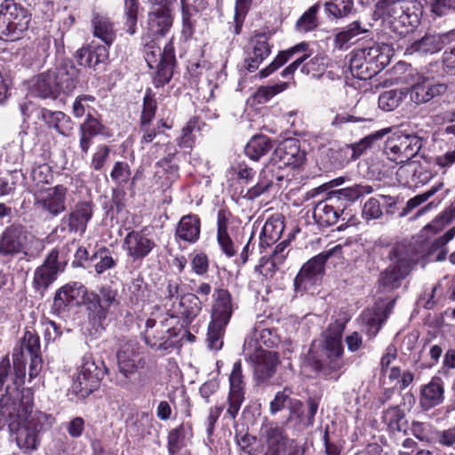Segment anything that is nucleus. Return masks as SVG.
Returning <instances> with one entry per match:
<instances>
[{"instance_id": "23", "label": "nucleus", "mask_w": 455, "mask_h": 455, "mask_svg": "<svg viewBox=\"0 0 455 455\" xmlns=\"http://www.w3.org/2000/svg\"><path fill=\"white\" fill-rule=\"evenodd\" d=\"M450 33L439 34L427 32L421 38L415 40L406 50L409 53L430 56L441 52L449 43Z\"/></svg>"}, {"instance_id": "38", "label": "nucleus", "mask_w": 455, "mask_h": 455, "mask_svg": "<svg viewBox=\"0 0 455 455\" xmlns=\"http://www.w3.org/2000/svg\"><path fill=\"white\" fill-rule=\"evenodd\" d=\"M176 236L188 243H196L200 236V219L196 214L183 216L176 228Z\"/></svg>"}, {"instance_id": "4", "label": "nucleus", "mask_w": 455, "mask_h": 455, "mask_svg": "<svg viewBox=\"0 0 455 455\" xmlns=\"http://www.w3.org/2000/svg\"><path fill=\"white\" fill-rule=\"evenodd\" d=\"M144 58L150 68H156L154 77L156 87H163L168 84L173 76V68L176 65L174 46L172 43L165 44L162 50L159 42L151 36L143 37Z\"/></svg>"}, {"instance_id": "6", "label": "nucleus", "mask_w": 455, "mask_h": 455, "mask_svg": "<svg viewBox=\"0 0 455 455\" xmlns=\"http://www.w3.org/2000/svg\"><path fill=\"white\" fill-rule=\"evenodd\" d=\"M383 14L393 32L405 36L419 23L416 6L410 0H383Z\"/></svg>"}, {"instance_id": "61", "label": "nucleus", "mask_w": 455, "mask_h": 455, "mask_svg": "<svg viewBox=\"0 0 455 455\" xmlns=\"http://www.w3.org/2000/svg\"><path fill=\"white\" fill-rule=\"evenodd\" d=\"M288 245H289V241L283 240V242H281L280 243H278L275 246L271 258L266 260V265L270 264V267H269L270 270H272V271L277 270L279 268L280 265L283 263V261L286 258V255H287L284 253V251Z\"/></svg>"}, {"instance_id": "46", "label": "nucleus", "mask_w": 455, "mask_h": 455, "mask_svg": "<svg viewBox=\"0 0 455 455\" xmlns=\"http://www.w3.org/2000/svg\"><path fill=\"white\" fill-rule=\"evenodd\" d=\"M94 262V269L98 275L103 274L116 267V261L113 259L110 251L106 247L98 249L90 258Z\"/></svg>"}, {"instance_id": "51", "label": "nucleus", "mask_w": 455, "mask_h": 455, "mask_svg": "<svg viewBox=\"0 0 455 455\" xmlns=\"http://www.w3.org/2000/svg\"><path fill=\"white\" fill-rule=\"evenodd\" d=\"M226 326V324L210 322L206 337L209 348L215 351L221 349Z\"/></svg>"}, {"instance_id": "58", "label": "nucleus", "mask_w": 455, "mask_h": 455, "mask_svg": "<svg viewBox=\"0 0 455 455\" xmlns=\"http://www.w3.org/2000/svg\"><path fill=\"white\" fill-rule=\"evenodd\" d=\"M94 101L95 98L92 95H80L76 97L72 107L74 116L81 118L84 115L87 116L88 113H91L92 109L90 104Z\"/></svg>"}, {"instance_id": "26", "label": "nucleus", "mask_w": 455, "mask_h": 455, "mask_svg": "<svg viewBox=\"0 0 455 455\" xmlns=\"http://www.w3.org/2000/svg\"><path fill=\"white\" fill-rule=\"evenodd\" d=\"M275 156L278 158V162H275V164L280 169L283 166L299 167L306 158L305 152L300 149L299 141L291 138L283 140L278 146L275 150Z\"/></svg>"}, {"instance_id": "64", "label": "nucleus", "mask_w": 455, "mask_h": 455, "mask_svg": "<svg viewBox=\"0 0 455 455\" xmlns=\"http://www.w3.org/2000/svg\"><path fill=\"white\" fill-rule=\"evenodd\" d=\"M380 202L376 197H371L366 201L363 208V217L366 220H376L382 216Z\"/></svg>"}, {"instance_id": "50", "label": "nucleus", "mask_w": 455, "mask_h": 455, "mask_svg": "<svg viewBox=\"0 0 455 455\" xmlns=\"http://www.w3.org/2000/svg\"><path fill=\"white\" fill-rule=\"evenodd\" d=\"M455 235V228L448 230L443 235L435 240L428 251V256L434 257L435 261H442L445 259L447 251L444 245L451 241Z\"/></svg>"}, {"instance_id": "17", "label": "nucleus", "mask_w": 455, "mask_h": 455, "mask_svg": "<svg viewBox=\"0 0 455 455\" xmlns=\"http://www.w3.org/2000/svg\"><path fill=\"white\" fill-rule=\"evenodd\" d=\"M136 356L135 344L127 341L119 347L116 353L119 374H116L114 379H111L116 385L122 387L129 385L130 378L138 370Z\"/></svg>"}, {"instance_id": "56", "label": "nucleus", "mask_w": 455, "mask_h": 455, "mask_svg": "<svg viewBox=\"0 0 455 455\" xmlns=\"http://www.w3.org/2000/svg\"><path fill=\"white\" fill-rule=\"evenodd\" d=\"M110 177L118 186H124L131 177L129 164L125 162H116L110 172Z\"/></svg>"}, {"instance_id": "21", "label": "nucleus", "mask_w": 455, "mask_h": 455, "mask_svg": "<svg viewBox=\"0 0 455 455\" xmlns=\"http://www.w3.org/2000/svg\"><path fill=\"white\" fill-rule=\"evenodd\" d=\"M254 367L255 379L259 383H263L271 379L280 363L276 352L267 351L262 348L256 349L250 356Z\"/></svg>"}, {"instance_id": "30", "label": "nucleus", "mask_w": 455, "mask_h": 455, "mask_svg": "<svg viewBox=\"0 0 455 455\" xmlns=\"http://www.w3.org/2000/svg\"><path fill=\"white\" fill-rule=\"evenodd\" d=\"M281 169L275 163H270L261 170L259 180L255 186L248 190V196L251 199L259 197L273 186L274 181L283 180L280 172Z\"/></svg>"}, {"instance_id": "55", "label": "nucleus", "mask_w": 455, "mask_h": 455, "mask_svg": "<svg viewBox=\"0 0 455 455\" xmlns=\"http://www.w3.org/2000/svg\"><path fill=\"white\" fill-rule=\"evenodd\" d=\"M443 184L439 183L438 185L432 187L429 190L426 191L425 193L417 195L416 196L411 198L405 207L403 208V212H401V216L407 215L411 211H412L414 208L418 207L427 200H428L431 196H433L437 191H439L443 188Z\"/></svg>"}, {"instance_id": "43", "label": "nucleus", "mask_w": 455, "mask_h": 455, "mask_svg": "<svg viewBox=\"0 0 455 455\" xmlns=\"http://www.w3.org/2000/svg\"><path fill=\"white\" fill-rule=\"evenodd\" d=\"M307 46V44L300 43L290 48L289 50L280 52L275 60L267 68L259 71V76L260 78L268 76L274 71L284 65L296 52L306 51Z\"/></svg>"}, {"instance_id": "41", "label": "nucleus", "mask_w": 455, "mask_h": 455, "mask_svg": "<svg viewBox=\"0 0 455 455\" xmlns=\"http://www.w3.org/2000/svg\"><path fill=\"white\" fill-rule=\"evenodd\" d=\"M273 148L272 140L266 135H255L244 148L245 155L254 161L268 153Z\"/></svg>"}, {"instance_id": "48", "label": "nucleus", "mask_w": 455, "mask_h": 455, "mask_svg": "<svg viewBox=\"0 0 455 455\" xmlns=\"http://www.w3.org/2000/svg\"><path fill=\"white\" fill-rule=\"evenodd\" d=\"M158 324H156V321L155 319H148L146 322V331H145V341L151 347L156 348V350H167L171 347H174V341H163L158 342L163 339L162 336H156V328Z\"/></svg>"}, {"instance_id": "57", "label": "nucleus", "mask_w": 455, "mask_h": 455, "mask_svg": "<svg viewBox=\"0 0 455 455\" xmlns=\"http://www.w3.org/2000/svg\"><path fill=\"white\" fill-rule=\"evenodd\" d=\"M353 4V0H332L331 3H326L325 7L331 15L341 18L351 12Z\"/></svg>"}, {"instance_id": "33", "label": "nucleus", "mask_w": 455, "mask_h": 455, "mask_svg": "<svg viewBox=\"0 0 455 455\" xmlns=\"http://www.w3.org/2000/svg\"><path fill=\"white\" fill-rule=\"evenodd\" d=\"M106 127L91 113L79 126V148L83 155H86L92 145V138L105 133Z\"/></svg>"}, {"instance_id": "20", "label": "nucleus", "mask_w": 455, "mask_h": 455, "mask_svg": "<svg viewBox=\"0 0 455 455\" xmlns=\"http://www.w3.org/2000/svg\"><path fill=\"white\" fill-rule=\"evenodd\" d=\"M332 255V250L325 251L305 263L294 279L296 290L307 289V284H313L324 272V265Z\"/></svg>"}, {"instance_id": "24", "label": "nucleus", "mask_w": 455, "mask_h": 455, "mask_svg": "<svg viewBox=\"0 0 455 455\" xmlns=\"http://www.w3.org/2000/svg\"><path fill=\"white\" fill-rule=\"evenodd\" d=\"M271 48L268 37L264 33L254 35L249 41L244 68L249 72L257 70L262 61L268 57Z\"/></svg>"}, {"instance_id": "42", "label": "nucleus", "mask_w": 455, "mask_h": 455, "mask_svg": "<svg viewBox=\"0 0 455 455\" xmlns=\"http://www.w3.org/2000/svg\"><path fill=\"white\" fill-rule=\"evenodd\" d=\"M92 23L93 27V35L101 39L106 44H111L116 37V33L114 25L109 19L105 16L96 14L92 20Z\"/></svg>"}, {"instance_id": "40", "label": "nucleus", "mask_w": 455, "mask_h": 455, "mask_svg": "<svg viewBox=\"0 0 455 455\" xmlns=\"http://www.w3.org/2000/svg\"><path fill=\"white\" fill-rule=\"evenodd\" d=\"M160 151H164L165 156L156 162V165L165 168L166 172L170 173L177 172L179 166L174 163V160L176 158L178 150L175 146L170 142L163 144L156 142L152 146L150 149L151 154L156 155V157L158 156Z\"/></svg>"}, {"instance_id": "8", "label": "nucleus", "mask_w": 455, "mask_h": 455, "mask_svg": "<svg viewBox=\"0 0 455 455\" xmlns=\"http://www.w3.org/2000/svg\"><path fill=\"white\" fill-rule=\"evenodd\" d=\"M387 56L379 45L355 49L350 54L349 68L352 75L367 80L378 75L386 66Z\"/></svg>"}, {"instance_id": "1", "label": "nucleus", "mask_w": 455, "mask_h": 455, "mask_svg": "<svg viewBox=\"0 0 455 455\" xmlns=\"http://www.w3.org/2000/svg\"><path fill=\"white\" fill-rule=\"evenodd\" d=\"M12 396L3 398L0 403L2 422L7 423L11 432L16 434L17 444L23 450H36L39 444V435L43 430L42 419L44 415L34 411L33 394L27 391L25 395L16 393L20 397V403L12 402Z\"/></svg>"}, {"instance_id": "29", "label": "nucleus", "mask_w": 455, "mask_h": 455, "mask_svg": "<svg viewBox=\"0 0 455 455\" xmlns=\"http://www.w3.org/2000/svg\"><path fill=\"white\" fill-rule=\"evenodd\" d=\"M337 201L335 195L330 193L325 200L315 204L313 210V217L319 225L331 226L337 223L340 212H343V210L334 208L333 204Z\"/></svg>"}, {"instance_id": "16", "label": "nucleus", "mask_w": 455, "mask_h": 455, "mask_svg": "<svg viewBox=\"0 0 455 455\" xmlns=\"http://www.w3.org/2000/svg\"><path fill=\"white\" fill-rule=\"evenodd\" d=\"M90 291L81 283H72L62 286L55 294L53 308L61 312L68 306L84 305L88 312V299Z\"/></svg>"}, {"instance_id": "11", "label": "nucleus", "mask_w": 455, "mask_h": 455, "mask_svg": "<svg viewBox=\"0 0 455 455\" xmlns=\"http://www.w3.org/2000/svg\"><path fill=\"white\" fill-rule=\"evenodd\" d=\"M117 291L110 286H102L99 293L90 291L88 299V315L94 322L101 323L107 319L112 308L119 306Z\"/></svg>"}, {"instance_id": "32", "label": "nucleus", "mask_w": 455, "mask_h": 455, "mask_svg": "<svg viewBox=\"0 0 455 455\" xmlns=\"http://www.w3.org/2000/svg\"><path fill=\"white\" fill-rule=\"evenodd\" d=\"M447 86L443 84H435L428 79L418 82L411 89V100L416 104L428 102L435 96L443 94Z\"/></svg>"}, {"instance_id": "44", "label": "nucleus", "mask_w": 455, "mask_h": 455, "mask_svg": "<svg viewBox=\"0 0 455 455\" xmlns=\"http://www.w3.org/2000/svg\"><path fill=\"white\" fill-rule=\"evenodd\" d=\"M366 32H368V28L361 21H353L335 35V46L343 49L352 39Z\"/></svg>"}, {"instance_id": "7", "label": "nucleus", "mask_w": 455, "mask_h": 455, "mask_svg": "<svg viewBox=\"0 0 455 455\" xmlns=\"http://www.w3.org/2000/svg\"><path fill=\"white\" fill-rule=\"evenodd\" d=\"M29 15L20 4L4 0L0 4V39L16 41L28 28Z\"/></svg>"}, {"instance_id": "37", "label": "nucleus", "mask_w": 455, "mask_h": 455, "mask_svg": "<svg viewBox=\"0 0 455 455\" xmlns=\"http://www.w3.org/2000/svg\"><path fill=\"white\" fill-rule=\"evenodd\" d=\"M201 310L202 301L196 294L186 293L180 297L176 312L187 325L190 324L198 316Z\"/></svg>"}, {"instance_id": "12", "label": "nucleus", "mask_w": 455, "mask_h": 455, "mask_svg": "<svg viewBox=\"0 0 455 455\" xmlns=\"http://www.w3.org/2000/svg\"><path fill=\"white\" fill-rule=\"evenodd\" d=\"M228 381L229 391L227 397L228 408L224 419L235 420L245 400L246 383L243 374L241 361L234 363Z\"/></svg>"}, {"instance_id": "53", "label": "nucleus", "mask_w": 455, "mask_h": 455, "mask_svg": "<svg viewBox=\"0 0 455 455\" xmlns=\"http://www.w3.org/2000/svg\"><path fill=\"white\" fill-rule=\"evenodd\" d=\"M251 1L252 0H236L234 21L229 27V29L233 30L235 35H239L241 33L242 27Z\"/></svg>"}, {"instance_id": "27", "label": "nucleus", "mask_w": 455, "mask_h": 455, "mask_svg": "<svg viewBox=\"0 0 455 455\" xmlns=\"http://www.w3.org/2000/svg\"><path fill=\"white\" fill-rule=\"evenodd\" d=\"M212 298L211 322L228 325L233 313L230 292L226 289H216Z\"/></svg>"}, {"instance_id": "39", "label": "nucleus", "mask_w": 455, "mask_h": 455, "mask_svg": "<svg viewBox=\"0 0 455 455\" xmlns=\"http://www.w3.org/2000/svg\"><path fill=\"white\" fill-rule=\"evenodd\" d=\"M391 308L392 303H389L384 310L367 309L363 312L362 320L365 326V331L370 337H374L379 332Z\"/></svg>"}, {"instance_id": "52", "label": "nucleus", "mask_w": 455, "mask_h": 455, "mask_svg": "<svg viewBox=\"0 0 455 455\" xmlns=\"http://www.w3.org/2000/svg\"><path fill=\"white\" fill-rule=\"evenodd\" d=\"M322 161L325 169H339L347 162L342 149L328 148L322 152Z\"/></svg>"}, {"instance_id": "25", "label": "nucleus", "mask_w": 455, "mask_h": 455, "mask_svg": "<svg viewBox=\"0 0 455 455\" xmlns=\"http://www.w3.org/2000/svg\"><path fill=\"white\" fill-rule=\"evenodd\" d=\"M13 366L12 368L8 355L3 357L0 361V386H4L8 380L12 381L15 385L14 388L24 383L25 379V364L22 361V352H12Z\"/></svg>"}, {"instance_id": "60", "label": "nucleus", "mask_w": 455, "mask_h": 455, "mask_svg": "<svg viewBox=\"0 0 455 455\" xmlns=\"http://www.w3.org/2000/svg\"><path fill=\"white\" fill-rule=\"evenodd\" d=\"M197 125L196 118L190 119L182 129V135L177 140L178 145L182 148H192L195 139L192 135L193 131Z\"/></svg>"}, {"instance_id": "22", "label": "nucleus", "mask_w": 455, "mask_h": 455, "mask_svg": "<svg viewBox=\"0 0 455 455\" xmlns=\"http://www.w3.org/2000/svg\"><path fill=\"white\" fill-rule=\"evenodd\" d=\"M124 249L132 261H142L156 247V243L142 231L132 230L124 239Z\"/></svg>"}, {"instance_id": "28", "label": "nucleus", "mask_w": 455, "mask_h": 455, "mask_svg": "<svg viewBox=\"0 0 455 455\" xmlns=\"http://www.w3.org/2000/svg\"><path fill=\"white\" fill-rule=\"evenodd\" d=\"M444 399L443 382L439 377H434L429 383L420 388L419 403L424 410H429L441 404Z\"/></svg>"}, {"instance_id": "5", "label": "nucleus", "mask_w": 455, "mask_h": 455, "mask_svg": "<svg viewBox=\"0 0 455 455\" xmlns=\"http://www.w3.org/2000/svg\"><path fill=\"white\" fill-rule=\"evenodd\" d=\"M422 140L415 134L394 135L387 140L384 152L390 161L406 164L401 166L397 174L402 177L405 172H412L411 182L415 183V162H410L422 148Z\"/></svg>"}, {"instance_id": "18", "label": "nucleus", "mask_w": 455, "mask_h": 455, "mask_svg": "<svg viewBox=\"0 0 455 455\" xmlns=\"http://www.w3.org/2000/svg\"><path fill=\"white\" fill-rule=\"evenodd\" d=\"M15 351L22 352V361L26 365V354L29 356V379L36 378L42 370L43 361L41 357L40 339L34 331H26L20 343L14 347Z\"/></svg>"}, {"instance_id": "9", "label": "nucleus", "mask_w": 455, "mask_h": 455, "mask_svg": "<svg viewBox=\"0 0 455 455\" xmlns=\"http://www.w3.org/2000/svg\"><path fill=\"white\" fill-rule=\"evenodd\" d=\"M34 239L35 236L25 225L13 222L0 235V256L14 257L20 253L28 255L27 251Z\"/></svg>"}, {"instance_id": "35", "label": "nucleus", "mask_w": 455, "mask_h": 455, "mask_svg": "<svg viewBox=\"0 0 455 455\" xmlns=\"http://www.w3.org/2000/svg\"><path fill=\"white\" fill-rule=\"evenodd\" d=\"M108 56V50L105 45H87L79 49L76 53V59L80 66L90 68L103 63Z\"/></svg>"}, {"instance_id": "49", "label": "nucleus", "mask_w": 455, "mask_h": 455, "mask_svg": "<svg viewBox=\"0 0 455 455\" xmlns=\"http://www.w3.org/2000/svg\"><path fill=\"white\" fill-rule=\"evenodd\" d=\"M383 422L391 431L400 432L406 424L405 414L399 406H392L383 412Z\"/></svg>"}, {"instance_id": "3", "label": "nucleus", "mask_w": 455, "mask_h": 455, "mask_svg": "<svg viewBox=\"0 0 455 455\" xmlns=\"http://www.w3.org/2000/svg\"><path fill=\"white\" fill-rule=\"evenodd\" d=\"M78 75L74 63L65 60L60 67L34 76L29 82V91L42 99H56L60 92L68 93L76 88Z\"/></svg>"}, {"instance_id": "19", "label": "nucleus", "mask_w": 455, "mask_h": 455, "mask_svg": "<svg viewBox=\"0 0 455 455\" xmlns=\"http://www.w3.org/2000/svg\"><path fill=\"white\" fill-rule=\"evenodd\" d=\"M422 250L415 241H403L396 243L389 251L387 259L392 264L409 272L413 270Z\"/></svg>"}, {"instance_id": "59", "label": "nucleus", "mask_w": 455, "mask_h": 455, "mask_svg": "<svg viewBox=\"0 0 455 455\" xmlns=\"http://www.w3.org/2000/svg\"><path fill=\"white\" fill-rule=\"evenodd\" d=\"M317 5L311 6L297 21V28L303 32H307L316 27Z\"/></svg>"}, {"instance_id": "14", "label": "nucleus", "mask_w": 455, "mask_h": 455, "mask_svg": "<svg viewBox=\"0 0 455 455\" xmlns=\"http://www.w3.org/2000/svg\"><path fill=\"white\" fill-rule=\"evenodd\" d=\"M64 270V266L59 261V251L52 250L45 258L44 263L36 267L34 273L33 286L43 295L47 288L56 280L59 273Z\"/></svg>"}, {"instance_id": "63", "label": "nucleus", "mask_w": 455, "mask_h": 455, "mask_svg": "<svg viewBox=\"0 0 455 455\" xmlns=\"http://www.w3.org/2000/svg\"><path fill=\"white\" fill-rule=\"evenodd\" d=\"M431 12L438 17L455 12V0H431Z\"/></svg>"}, {"instance_id": "34", "label": "nucleus", "mask_w": 455, "mask_h": 455, "mask_svg": "<svg viewBox=\"0 0 455 455\" xmlns=\"http://www.w3.org/2000/svg\"><path fill=\"white\" fill-rule=\"evenodd\" d=\"M410 275L409 272L390 263V265L380 272L377 281L378 289L381 291L390 292L398 289L402 282Z\"/></svg>"}, {"instance_id": "36", "label": "nucleus", "mask_w": 455, "mask_h": 455, "mask_svg": "<svg viewBox=\"0 0 455 455\" xmlns=\"http://www.w3.org/2000/svg\"><path fill=\"white\" fill-rule=\"evenodd\" d=\"M261 435L265 439L268 450L275 455L285 449L289 442L284 428L274 423L266 425L261 429Z\"/></svg>"}, {"instance_id": "47", "label": "nucleus", "mask_w": 455, "mask_h": 455, "mask_svg": "<svg viewBox=\"0 0 455 455\" xmlns=\"http://www.w3.org/2000/svg\"><path fill=\"white\" fill-rule=\"evenodd\" d=\"M47 124L60 135L67 137L73 129V123L68 116L61 111L49 112Z\"/></svg>"}, {"instance_id": "13", "label": "nucleus", "mask_w": 455, "mask_h": 455, "mask_svg": "<svg viewBox=\"0 0 455 455\" xmlns=\"http://www.w3.org/2000/svg\"><path fill=\"white\" fill-rule=\"evenodd\" d=\"M68 188L57 185L40 192L35 196V205L46 217L55 218L66 211Z\"/></svg>"}, {"instance_id": "15", "label": "nucleus", "mask_w": 455, "mask_h": 455, "mask_svg": "<svg viewBox=\"0 0 455 455\" xmlns=\"http://www.w3.org/2000/svg\"><path fill=\"white\" fill-rule=\"evenodd\" d=\"M93 215V204L91 201L78 202L60 221V228L71 234L84 235L87 224Z\"/></svg>"}, {"instance_id": "2", "label": "nucleus", "mask_w": 455, "mask_h": 455, "mask_svg": "<svg viewBox=\"0 0 455 455\" xmlns=\"http://www.w3.org/2000/svg\"><path fill=\"white\" fill-rule=\"evenodd\" d=\"M347 320L337 319L331 323L323 331L322 347L324 358H320L314 353H311L308 356L310 367L318 376L325 379L338 380L339 378L337 371L344 365L342 335Z\"/></svg>"}, {"instance_id": "54", "label": "nucleus", "mask_w": 455, "mask_h": 455, "mask_svg": "<svg viewBox=\"0 0 455 455\" xmlns=\"http://www.w3.org/2000/svg\"><path fill=\"white\" fill-rule=\"evenodd\" d=\"M403 93L390 90L382 92L379 97V107L384 111H392L395 109L402 102Z\"/></svg>"}, {"instance_id": "45", "label": "nucleus", "mask_w": 455, "mask_h": 455, "mask_svg": "<svg viewBox=\"0 0 455 455\" xmlns=\"http://www.w3.org/2000/svg\"><path fill=\"white\" fill-rule=\"evenodd\" d=\"M373 192V188L367 184H355L351 187L344 188L341 189L331 192L335 195L337 200L345 199L349 202H355L364 195H369Z\"/></svg>"}, {"instance_id": "10", "label": "nucleus", "mask_w": 455, "mask_h": 455, "mask_svg": "<svg viewBox=\"0 0 455 455\" xmlns=\"http://www.w3.org/2000/svg\"><path fill=\"white\" fill-rule=\"evenodd\" d=\"M84 363L74 381L72 388L76 394L84 397L92 392L94 387L108 374V369L102 360L95 361L92 356H84Z\"/></svg>"}, {"instance_id": "31", "label": "nucleus", "mask_w": 455, "mask_h": 455, "mask_svg": "<svg viewBox=\"0 0 455 455\" xmlns=\"http://www.w3.org/2000/svg\"><path fill=\"white\" fill-rule=\"evenodd\" d=\"M173 18L171 9L164 8L150 10L148 15V30L147 36H163L172 25Z\"/></svg>"}, {"instance_id": "62", "label": "nucleus", "mask_w": 455, "mask_h": 455, "mask_svg": "<svg viewBox=\"0 0 455 455\" xmlns=\"http://www.w3.org/2000/svg\"><path fill=\"white\" fill-rule=\"evenodd\" d=\"M287 86V83H281L271 86H260L257 90L255 97L259 103L266 102L277 93L284 91Z\"/></svg>"}]
</instances>
